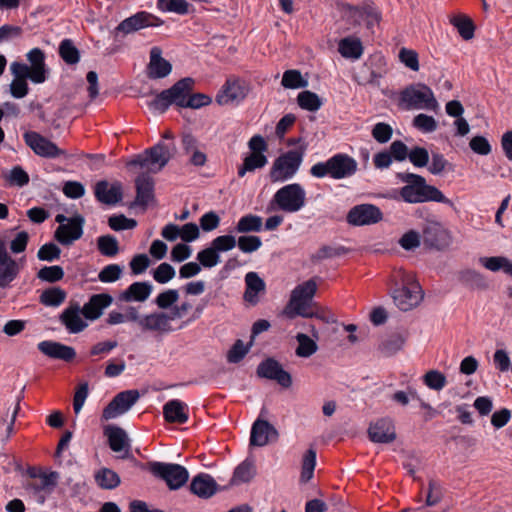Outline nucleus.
I'll list each match as a JSON object with an SVG mask.
<instances>
[{
	"instance_id": "obj_1",
	"label": "nucleus",
	"mask_w": 512,
	"mask_h": 512,
	"mask_svg": "<svg viewBox=\"0 0 512 512\" xmlns=\"http://www.w3.org/2000/svg\"><path fill=\"white\" fill-rule=\"evenodd\" d=\"M398 178L405 183L389 198L402 200L409 204L437 202L454 207V203L447 198L437 187L427 184L425 178L414 173H399Z\"/></svg>"
},
{
	"instance_id": "obj_2",
	"label": "nucleus",
	"mask_w": 512,
	"mask_h": 512,
	"mask_svg": "<svg viewBox=\"0 0 512 512\" xmlns=\"http://www.w3.org/2000/svg\"><path fill=\"white\" fill-rule=\"evenodd\" d=\"M317 285L314 281L308 280L296 286L291 292L289 303L285 311L290 317L316 318L317 320H330L332 312L313 302Z\"/></svg>"
},
{
	"instance_id": "obj_3",
	"label": "nucleus",
	"mask_w": 512,
	"mask_h": 512,
	"mask_svg": "<svg viewBox=\"0 0 512 512\" xmlns=\"http://www.w3.org/2000/svg\"><path fill=\"white\" fill-rule=\"evenodd\" d=\"M141 468L163 480L170 490L180 489L189 479L188 470L180 464L150 461L142 465Z\"/></svg>"
},
{
	"instance_id": "obj_4",
	"label": "nucleus",
	"mask_w": 512,
	"mask_h": 512,
	"mask_svg": "<svg viewBox=\"0 0 512 512\" xmlns=\"http://www.w3.org/2000/svg\"><path fill=\"white\" fill-rule=\"evenodd\" d=\"M400 102L406 109L437 111L439 103L433 91L425 84H414L400 94Z\"/></svg>"
},
{
	"instance_id": "obj_5",
	"label": "nucleus",
	"mask_w": 512,
	"mask_h": 512,
	"mask_svg": "<svg viewBox=\"0 0 512 512\" xmlns=\"http://www.w3.org/2000/svg\"><path fill=\"white\" fill-rule=\"evenodd\" d=\"M172 151L169 145L159 142L152 148L146 150L143 154L137 155L129 165H138L141 169L158 173L169 162Z\"/></svg>"
},
{
	"instance_id": "obj_6",
	"label": "nucleus",
	"mask_w": 512,
	"mask_h": 512,
	"mask_svg": "<svg viewBox=\"0 0 512 512\" xmlns=\"http://www.w3.org/2000/svg\"><path fill=\"white\" fill-rule=\"evenodd\" d=\"M305 152V147L299 150H291L279 156L273 163L270 171L272 182L287 181L297 173Z\"/></svg>"
},
{
	"instance_id": "obj_7",
	"label": "nucleus",
	"mask_w": 512,
	"mask_h": 512,
	"mask_svg": "<svg viewBox=\"0 0 512 512\" xmlns=\"http://www.w3.org/2000/svg\"><path fill=\"white\" fill-rule=\"evenodd\" d=\"M271 204L287 213L300 211L306 204L305 189L299 183L283 186L274 194Z\"/></svg>"
},
{
	"instance_id": "obj_8",
	"label": "nucleus",
	"mask_w": 512,
	"mask_h": 512,
	"mask_svg": "<svg viewBox=\"0 0 512 512\" xmlns=\"http://www.w3.org/2000/svg\"><path fill=\"white\" fill-rule=\"evenodd\" d=\"M392 298L401 311H409L422 301L423 292L420 285L409 276L401 287L393 291Z\"/></svg>"
},
{
	"instance_id": "obj_9",
	"label": "nucleus",
	"mask_w": 512,
	"mask_h": 512,
	"mask_svg": "<svg viewBox=\"0 0 512 512\" xmlns=\"http://www.w3.org/2000/svg\"><path fill=\"white\" fill-rule=\"evenodd\" d=\"M59 480V473L50 471L48 474L40 475V481H26L24 489L31 494L35 501L43 505L47 497L52 494Z\"/></svg>"
},
{
	"instance_id": "obj_10",
	"label": "nucleus",
	"mask_w": 512,
	"mask_h": 512,
	"mask_svg": "<svg viewBox=\"0 0 512 512\" xmlns=\"http://www.w3.org/2000/svg\"><path fill=\"white\" fill-rule=\"evenodd\" d=\"M26 145L38 156L45 158H57L65 156L64 150L57 147L55 143L43 137L35 131H27L23 135Z\"/></svg>"
},
{
	"instance_id": "obj_11",
	"label": "nucleus",
	"mask_w": 512,
	"mask_h": 512,
	"mask_svg": "<svg viewBox=\"0 0 512 512\" xmlns=\"http://www.w3.org/2000/svg\"><path fill=\"white\" fill-rule=\"evenodd\" d=\"M256 374L259 378L276 381L283 388H289L292 385L290 373L284 370L282 365L272 357L259 363Z\"/></svg>"
},
{
	"instance_id": "obj_12",
	"label": "nucleus",
	"mask_w": 512,
	"mask_h": 512,
	"mask_svg": "<svg viewBox=\"0 0 512 512\" xmlns=\"http://www.w3.org/2000/svg\"><path fill=\"white\" fill-rule=\"evenodd\" d=\"M248 94L247 84L238 78H229L216 96L219 105L239 104Z\"/></svg>"
},
{
	"instance_id": "obj_13",
	"label": "nucleus",
	"mask_w": 512,
	"mask_h": 512,
	"mask_svg": "<svg viewBox=\"0 0 512 512\" xmlns=\"http://www.w3.org/2000/svg\"><path fill=\"white\" fill-rule=\"evenodd\" d=\"M137 390H126L118 393L103 409L102 419L110 420L126 413L139 399Z\"/></svg>"
},
{
	"instance_id": "obj_14",
	"label": "nucleus",
	"mask_w": 512,
	"mask_h": 512,
	"mask_svg": "<svg viewBox=\"0 0 512 512\" xmlns=\"http://www.w3.org/2000/svg\"><path fill=\"white\" fill-rule=\"evenodd\" d=\"M162 24L163 20L159 17L146 11H141L120 22L117 30L124 34H130L146 27H157Z\"/></svg>"
},
{
	"instance_id": "obj_15",
	"label": "nucleus",
	"mask_w": 512,
	"mask_h": 512,
	"mask_svg": "<svg viewBox=\"0 0 512 512\" xmlns=\"http://www.w3.org/2000/svg\"><path fill=\"white\" fill-rule=\"evenodd\" d=\"M30 66L26 64V73L30 75V81L34 84L44 83L49 74L45 63V54L39 48H33L26 54Z\"/></svg>"
},
{
	"instance_id": "obj_16",
	"label": "nucleus",
	"mask_w": 512,
	"mask_h": 512,
	"mask_svg": "<svg viewBox=\"0 0 512 512\" xmlns=\"http://www.w3.org/2000/svg\"><path fill=\"white\" fill-rule=\"evenodd\" d=\"M84 218L80 215L67 220L65 225H59L55 231V239L62 245H71L80 239L83 234Z\"/></svg>"
},
{
	"instance_id": "obj_17",
	"label": "nucleus",
	"mask_w": 512,
	"mask_h": 512,
	"mask_svg": "<svg viewBox=\"0 0 512 512\" xmlns=\"http://www.w3.org/2000/svg\"><path fill=\"white\" fill-rule=\"evenodd\" d=\"M279 437L277 429L267 420L257 419L251 428L250 445L262 447Z\"/></svg>"
},
{
	"instance_id": "obj_18",
	"label": "nucleus",
	"mask_w": 512,
	"mask_h": 512,
	"mask_svg": "<svg viewBox=\"0 0 512 512\" xmlns=\"http://www.w3.org/2000/svg\"><path fill=\"white\" fill-rule=\"evenodd\" d=\"M38 350L45 356L62 360L64 362H72L76 357V351L73 347L52 340H44L38 343Z\"/></svg>"
},
{
	"instance_id": "obj_19",
	"label": "nucleus",
	"mask_w": 512,
	"mask_h": 512,
	"mask_svg": "<svg viewBox=\"0 0 512 512\" xmlns=\"http://www.w3.org/2000/svg\"><path fill=\"white\" fill-rule=\"evenodd\" d=\"M113 303V297L107 293L92 295L82 307V315L86 320H97Z\"/></svg>"
},
{
	"instance_id": "obj_20",
	"label": "nucleus",
	"mask_w": 512,
	"mask_h": 512,
	"mask_svg": "<svg viewBox=\"0 0 512 512\" xmlns=\"http://www.w3.org/2000/svg\"><path fill=\"white\" fill-rule=\"evenodd\" d=\"M10 70L14 76V79L10 84L11 95L17 99L24 98L29 92L27 79L30 80V75L26 73V64L16 61L12 62Z\"/></svg>"
},
{
	"instance_id": "obj_21",
	"label": "nucleus",
	"mask_w": 512,
	"mask_h": 512,
	"mask_svg": "<svg viewBox=\"0 0 512 512\" xmlns=\"http://www.w3.org/2000/svg\"><path fill=\"white\" fill-rule=\"evenodd\" d=\"M381 20V12L371 1H366L358 7H354V25H365L367 30L373 29Z\"/></svg>"
},
{
	"instance_id": "obj_22",
	"label": "nucleus",
	"mask_w": 512,
	"mask_h": 512,
	"mask_svg": "<svg viewBox=\"0 0 512 512\" xmlns=\"http://www.w3.org/2000/svg\"><path fill=\"white\" fill-rule=\"evenodd\" d=\"M96 199L106 205H115L122 200V186L119 182L99 181L94 188Z\"/></svg>"
},
{
	"instance_id": "obj_23",
	"label": "nucleus",
	"mask_w": 512,
	"mask_h": 512,
	"mask_svg": "<svg viewBox=\"0 0 512 512\" xmlns=\"http://www.w3.org/2000/svg\"><path fill=\"white\" fill-rule=\"evenodd\" d=\"M163 416L168 423L185 424L189 419V407L179 399L169 400L163 406Z\"/></svg>"
},
{
	"instance_id": "obj_24",
	"label": "nucleus",
	"mask_w": 512,
	"mask_h": 512,
	"mask_svg": "<svg viewBox=\"0 0 512 512\" xmlns=\"http://www.w3.org/2000/svg\"><path fill=\"white\" fill-rule=\"evenodd\" d=\"M368 433L370 439L376 443H390L396 438L393 422L387 418L380 419L371 424Z\"/></svg>"
},
{
	"instance_id": "obj_25",
	"label": "nucleus",
	"mask_w": 512,
	"mask_h": 512,
	"mask_svg": "<svg viewBox=\"0 0 512 512\" xmlns=\"http://www.w3.org/2000/svg\"><path fill=\"white\" fill-rule=\"evenodd\" d=\"M245 292L244 300L250 304L259 302L260 297L264 295L266 284L264 280L256 272H248L245 275Z\"/></svg>"
},
{
	"instance_id": "obj_26",
	"label": "nucleus",
	"mask_w": 512,
	"mask_h": 512,
	"mask_svg": "<svg viewBox=\"0 0 512 512\" xmlns=\"http://www.w3.org/2000/svg\"><path fill=\"white\" fill-rule=\"evenodd\" d=\"M104 435L107 437L108 445L112 451L128 453L131 449L128 435L121 427L108 425L104 428Z\"/></svg>"
},
{
	"instance_id": "obj_27",
	"label": "nucleus",
	"mask_w": 512,
	"mask_h": 512,
	"mask_svg": "<svg viewBox=\"0 0 512 512\" xmlns=\"http://www.w3.org/2000/svg\"><path fill=\"white\" fill-rule=\"evenodd\" d=\"M217 488L216 481L207 473L196 475L190 483V491L203 499L212 497L216 493Z\"/></svg>"
},
{
	"instance_id": "obj_28",
	"label": "nucleus",
	"mask_w": 512,
	"mask_h": 512,
	"mask_svg": "<svg viewBox=\"0 0 512 512\" xmlns=\"http://www.w3.org/2000/svg\"><path fill=\"white\" fill-rule=\"evenodd\" d=\"M171 69V64L162 57L161 49L159 47H153L150 50L148 76L153 79L164 78L170 74Z\"/></svg>"
},
{
	"instance_id": "obj_29",
	"label": "nucleus",
	"mask_w": 512,
	"mask_h": 512,
	"mask_svg": "<svg viewBox=\"0 0 512 512\" xmlns=\"http://www.w3.org/2000/svg\"><path fill=\"white\" fill-rule=\"evenodd\" d=\"M383 218L381 210L372 204L354 206V225H371Z\"/></svg>"
},
{
	"instance_id": "obj_30",
	"label": "nucleus",
	"mask_w": 512,
	"mask_h": 512,
	"mask_svg": "<svg viewBox=\"0 0 512 512\" xmlns=\"http://www.w3.org/2000/svg\"><path fill=\"white\" fill-rule=\"evenodd\" d=\"M153 286L148 282H134L119 294L118 299L124 302H143L149 298Z\"/></svg>"
},
{
	"instance_id": "obj_31",
	"label": "nucleus",
	"mask_w": 512,
	"mask_h": 512,
	"mask_svg": "<svg viewBox=\"0 0 512 512\" xmlns=\"http://www.w3.org/2000/svg\"><path fill=\"white\" fill-rule=\"evenodd\" d=\"M136 199L135 204L147 207L154 199V182L148 175L142 174L137 177L136 181Z\"/></svg>"
},
{
	"instance_id": "obj_32",
	"label": "nucleus",
	"mask_w": 512,
	"mask_h": 512,
	"mask_svg": "<svg viewBox=\"0 0 512 512\" xmlns=\"http://www.w3.org/2000/svg\"><path fill=\"white\" fill-rule=\"evenodd\" d=\"M194 81L191 78H184L175 83L170 89H167L168 96L172 104L184 107L193 88Z\"/></svg>"
},
{
	"instance_id": "obj_33",
	"label": "nucleus",
	"mask_w": 512,
	"mask_h": 512,
	"mask_svg": "<svg viewBox=\"0 0 512 512\" xmlns=\"http://www.w3.org/2000/svg\"><path fill=\"white\" fill-rule=\"evenodd\" d=\"M182 147L186 154L190 156V163L195 166H203L207 161L206 154L199 149L197 139L191 134H184L182 137Z\"/></svg>"
},
{
	"instance_id": "obj_34",
	"label": "nucleus",
	"mask_w": 512,
	"mask_h": 512,
	"mask_svg": "<svg viewBox=\"0 0 512 512\" xmlns=\"http://www.w3.org/2000/svg\"><path fill=\"white\" fill-rule=\"evenodd\" d=\"M352 175V158L344 153L333 155L332 179L341 180Z\"/></svg>"
},
{
	"instance_id": "obj_35",
	"label": "nucleus",
	"mask_w": 512,
	"mask_h": 512,
	"mask_svg": "<svg viewBox=\"0 0 512 512\" xmlns=\"http://www.w3.org/2000/svg\"><path fill=\"white\" fill-rule=\"evenodd\" d=\"M94 480L98 487L104 490H113L121 483L120 476L114 470L106 467L95 472Z\"/></svg>"
},
{
	"instance_id": "obj_36",
	"label": "nucleus",
	"mask_w": 512,
	"mask_h": 512,
	"mask_svg": "<svg viewBox=\"0 0 512 512\" xmlns=\"http://www.w3.org/2000/svg\"><path fill=\"white\" fill-rule=\"evenodd\" d=\"M18 267L5 250V256L0 257V287L8 285L17 275Z\"/></svg>"
},
{
	"instance_id": "obj_37",
	"label": "nucleus",
	"mask_w": 512,
	"mask_h": 512,
	"mask_svg": "<svg viewBox=\"0 0 512 512\" xmlns=\"http://www.w3.org/2000/svg\"><path fill=\"white\" fill-rule=\"evenodd\" d=\"M479 262L482 266L492 272L503 270L506 274L512 276V263L506 257H481Z\"/></svg>"
},
{
	"instance_id": "obj_38",
	"label": "nucleus",
	"mask_w": 512,
	"mask_h": 512,
	"mask_svg": "<svg viewBox=\"0 0 512 512\" xmlns=\"http://www.w3.org/2000/svg\"><path fill=\"white\" fill-rule=\"evenodd\" d=\"M267 158L263 153H251L244 158L243 164L238 168V176L244 177L247 172H253L266 165Z\"/></svg>"
},
{
	"instance_id": "obj_39",
	"label": "nucleus",
	"mask_w": 512,
	"mask_h": 512,
	"mask_svg": "<svg viewBox=\"0 0 512 512\" xmlns=\"http://www.w3.org/2000/svg\"><path fill=\"white\" fill-rule=\"evenodd\" d=\"M263 227L262 218L258 215L247 214L242 216L236 225L238 233L260 232Z\"/></svg>"
},
{
	"instance_id": "obj_40",
	"label": "nucleus",
	"mask_w": 512,
	"mask_h": 512,
	"mask_svg": "<svg viewBox=\"0 0 512 512\" xmlns=\"http://www.w3.org/2000/svg\"><path fill=\"white\" fill-rule=\"evenodd\" d=\"M423 233L425 241L437 248L441 246L442 241L447 235L446 230L437 222L428 224Z\"/></svg>"
},
{
	"instance_id": "obj_41",
	"label": "nucleus",
	"mask_w": 512,
	"mask_h": 512,
	"mask_svg": "<svg viewBox=\"0 0 512 512\" xmlns=\"http://www.w3.org/2000/svg\"><path fill=\"white\" fill-rule=\"evenodd\" d=\"M157 8L162 12L186 15L190 12L191 5L186 0H157Z\"/></svg>"
},
{
	"instance_id": "obj_42",
	"label": "nucleus",
	"mask_w": 512,
	"mask_h": 512,
	"mask_svg": "<svg viewBox=\"0 0 512 512\" xmlns=\"http://www.w3.org/2000/svg\"><path fill=\"white\" fill-rule=\"evenodd\" d=\"M281 85L286 89L305 88L308 85V81L303 78L299 70L291 69L283 73Z\"/></svg>"
},
{
	"instance_id": "obj_43",
	"label": "nucleus",
	"mask_w": 512,
	"mask_h": 512,
	"mask_svg": "<svg viewBox=\"0 0 512 512\" xmlns=\"http://www.w3.org/2000/svg\"><path fill=\"white\" fill-rule=\"evenodd\" d=\"M316 466V451L314 448H310L303 455L300 481L302 483L308 482L314 474Z\"/></svg>"
},
{
	"instance_id": "obj_44",
	"label": "nucleus",
	"mask_w": 512,
	"mask_h": 512,
	"mask_svg": "<svg viewBox=\"0 0 512 512\" xmlns=\"http://www.w3.org/2000/svg\"><path fill=\"white\" fill-rule=\"evenodd\" d=\"M296 340L298 342V346L296 348V355L299 357L307 358L313 355L317 349V343L310 338L308 335L304 333H298L296 335Z\"/></svg>"
},
{
	"instance_id": "obj_45",
	"label": "nucleus",
	"mask_w": 512,
	"mask_h": 512,
	"mask_svg": "<svg viewBox=\"0 0 512 512\" xmlns=\"http://www.w3.org/2000/svg\"><path fill=\"white\" fill-rule=\"evenodd\" d=\"M298 105L307 111H317L322 106V100L320 97L309 90L302 91L297 96Z\"/></svg>"
},
{
	"instance_id": "obj_46",
	"label": "nucleus",
	"mask_w": 512,
	"mask_h": 512,
	"mask_svg": "<svg viewBox=\"0 0 512 512\" xmlns=\"http://www.w3.org/2000/svg\"><path fill=\"white\" fill-rule=\"evenodd\" d=\"M451 24L457 29L459 35L464 40H470L474 37L475 26L470 18L456 16L451 19Z\"/></svg>"
},
{
	"instance_id": "obj_47",
	"label": "nucleus",
	"mask_w": 512,
	"mask_h": 512,
	"mask_svg": "<svg viewBox=\"0 0 512 512\" xmlns=\"http://www.w3.org/2000/svg\"><path fill=\"white\" fill-rule=\"evenodd\" d=\"M59 54L67 64H76L80 60L79 50L70 39H64L59 46Z\"/></svg>"
},
{
	"instance_id": "obj_48",
	"label": "nucleus",
	"mask_w": 512,
	"mask_h": 512,
	"mask_svg": "<svg viewBox=\"0 0 512 512\" xmlns=\"http://www.w3.org/2000/svg\"><path fill=\"white\" fill-rule=\"evenodd\" d=\"M252 344V340L247 345H244L240 339L236 340L227 353V361L233 364L239 363L247 355Z\"/></svg>"
},
{
	"instance_id": "obj_49",
	"label": "nucleus",
	"mask_w": 512,
	"mask_h": 512,
	"mask_svg": "<svg viewBox=\"0 0 512 512\" xmlns=\"http://www.w3.org/2000/svg\"><path fill=\"white\" fill-rule=\"evenodd\" d=\"M97 246L104 256L114 257L119 252L118 241L111 235L100 236L97 239Z\"/></svg>"
},
{
	"instance_id": "obj_50",
	"label": "nucleus",
	"mask_w": 512,
	"mask_h": 512,
	"mask_svg": "<svg viewBox=\"0 0 512 512\" xmlns=\"http://www.w3.org/2000/svg\"><path fill=\"white\" fill-rule=\"evenodd\" d=\"M348 252V249L340 245H324L312 254L311 258L314 261H320L336 256H340Z\"/></svg>"
},
{
	"instance_id": "obj_51",
	"label": "nucleus",
	"mask_w": 512,
	"mask_h": 512,
	"mask_svg": "<svg viewBox=\"0 0 512 512\" xmlns=\"http://www.w3.org/2000/svg\"><path fill=\"white\" fill-rule=\"evenodd\" d=\"M424 384L435 391L442 390L447 383L445 375L438 370H430L423 376Z\"/></svg>"
},
{
	"instance_id": "obj_52",
	"label": "nucleus",
	"mask_w": 512,
	"mask_h": 512,
	"mask_svg": "<svg viewBox=\"0 0 512 512\" xmlns=\"http://www.w3.org/2000/svg\"><path fill=\"white\" fill-rule=\"evenodd\" d=\"M413 126L422 133H432L437 129L438 123L433 116L421 113L414 117Z\"/></svg>"
},
{
	"instance_id": "obj_53",
	"label": "nucleus",
	"mask_w": 512,
	"mask_h": 512,
	"mask_svg": "<svg viewBox=\"0 0 512 512\" xmlns=\"http://www.w3.org/2000/svg\"><path fill=\"white\" fill-rule=\"evenodd\" d=\"M405 342V338L401 334H393L381 342L380 349L386 355H392L401 350Z\"/></svg>"
},
{
	"instance_id": "obj_54",
	"label": "nucleus",
	"mask_w": 512,
	"mask_h": 512,
	"mask_svg": "<svg viewBox=\"0 0 512 512\" xmlns=\"http://www.w3.org/2000/svg\"><path fill=\"white\" fill-rule=\"evenodd\" d=\"M171 104L166 90L146 101L147 107L154 113H163Z\"/></svg>"
},
{
	"instance_id": "obj_55",
	"label": "nucleus",
	"mask_w": 512,
	"mask_h": 512,
	"mask_svg": "<svg viewBox=\"0 0 512 512\" xmlns=\"http://www.w3.org/2000/svg\"><path fill=\"white\" fill-rule=\"evenodd\" d=\"M65 298L66 293L61 288L45 290L40 296L41 302L47 306H59Z\"/></svg>"
},
{
	"instance_id": "obj_56",
	"label": "nucleus",
	"mask_w": 512,
	"mask_h": 512,
	"mask_svg": "<svg viewBox=\"0 0 512 512\" xmlns=\"http://www.w3.org/2000/svg\"><path fill=\"white\" fill-rule=\"evenodd\" d=\"M197 260L205 268H212L220 263V256L216 250L210 246L198 252Z\"/></svg>"
},
{
	"instance_id": "obj_57",
	"label": "nucleus",
	"mask_w": 512,
	"mask_h": 512,
	"mask_svg": "<svg viewBox=\"0 0 512 512\" xmlns=\"http://www.w3.org/2000/svg\"><path fill=\"white\" fill-rule=\"evenodd\" d=\"M175 269L168 263H161L153 270V279L159 284H166L175 277Z\"/></svg>"
},
{
	"instance_id": "obj_58",
	"label": "nucleus",
	"mask_w": 512,
	"mask_h": 512,
	"mask_svg": "<svg viewBox=\"0 0 512 512\" xmlns=\"http://www.w3.org/2000/svg\"><path fill=\"white\" fill-rule=\"evenodd\" d=\"M123 269L118 264H109L105 266L98 274V279L102 283H113L120 279Z\"/></svg>"
},
{
	"instance_id": "obj_59",
	"label": "nucleus",
	"mask_w": 512,
	"mask_h": 512,
	"mask_svg": "<svg viewBox=\"0 0 512 512\" xmlns=\"http://www.w3.org/2000/svg\"><path fill=\"white\" fill-rule=\"evenodd\" d=\"M237 246L243 253H252L262 246L260 237L255 235L240 236L237 240Z\"/></svg>"
},
{
	"instance_id": "obj_60",
	"label": "nucleus",
	"mask_w": 512,
	"mask_h": 512,
	"mask_svg": "<svg viewBox=\"0 0 512 512\" xmlns=\"http://www.w3.org/2000/svg\"><path fill=\"white\" fill-rule=\"evenodd\" d=\"M179 299V292L176 289H168L161 292L156 298L155 303L160 309L172 307Z\"/></svg>"
},
{
	"instance_id": "obj_61",
	"label": "nucleus",
	"mask_w": 512,
	"mask_h": 512,
	"mask_svg": "<svg viewBox=\"0 0 512 512\" xmlns=\"http://www.w3.org/2000/svg\"><path fill=\"white\" fill-rule=\"evenodd\" d=\"M332 168H333V156L327 159L326 161H321L315 163L310 168V174L311 176L315 178H325L330 177L332 178Z\"/></svg>"
},
{
	"instance_id": "obj_62",
	"label": "nucleus",
	"mask_w": 512,
	"mask_h": 512,
	"mask_svg": "<svg viewBox=\"0 0 512 512\" xmlns=\"http://www.w3.org/2000/svg\"><path fill=\"white\" fill-rule=\"evenodd\" d=\"M400 61L412 71L419 70L418 53L415 50L408 48H401L399 51Z\"/></svg>"
},
{
	"instance_id": "obj_63",
	"label": "nucleus",
	"mask_w": 512,
	"mask_h": 512,
	"mask_svg": "<svg viewBox=\"0 0 512 512\" xmlns=\"http://www.w3.org/2000/svg\"><path fill=\"white\" fill-rule=\"evenodd\" d=\"M408 159L415 167H425L429 163V153L423 147H414L409 151Z\"/></svg>"
},
{
	"instance_id": "obj_64",
	"label": "nucleus",
	"mask_w": 512,
	"mask_h": 512,
	"mask_svg": "<svg viewBox=\"0 0 512 512\" xmlns=\"http://www.w3.org/2000/svg\"><path fill=\"white\" fill-rule=\"evenodd\" d=\"M237 245V240L232 235H222L213 239L211 246L219 252H226L232 250Z\"/></svg>"
}]
</instances>
